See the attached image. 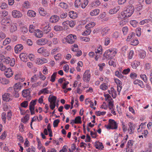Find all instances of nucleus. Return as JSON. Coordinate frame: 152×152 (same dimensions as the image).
Returning a JSON list of instances; mask_svg holds the SVG:
<instances>
[{
	"mask_svg": "<svg viewBox=\"0 0 152 152\" xmlns=\"http://www.w3.org/2000/svg\"><path fill=\"white\" fill-rule=\"evenodd\" d=\"M81 3L80 2V0H76L75 2V6L77 7H79V6H81Z\"/></svg>",
	"mask_w": 152,
	"mask_h": 152,
	"instance_id": "obj_42",
	"label": "nucleus"
},
{
	"mask_svg": "<svg viewBox=\"0 0 152 152\" xmlns=\"http://www.w3.org/2000/svg\"><path fill=\"white\" fill-rule=\"evenodd\" d=\"M12 22L10 19L7 17L3 18L1 21V24L5 26H8Z\"/></svg>",
	"mask_w": 152,
	"mask_h": 152,
	"instance_id": "obj_6",
	"label": "nucleus"
},
{
	"mask_svg": "<svg viewBox=\"0 0 152 152\" xmlns=\"http://www.w3.org/2000/svg\"><path fill=\"white\" fill-rule=\"evenodd\" d=\"M100 88L103 90H106L107 88V86L104 83L102 84L100 86Z\"/></svg>",
	"mask_w": 152,
	"mask_h": 152,
	"instance_id": "obj_55",
	"label": "nucleus"
},
{
	"mask_svg": "<svg viewBox=\"0 0 152 152\" xmlns=\"http://www.w3.org/2000/svg\"><path fill=\"white\" fill-rule=\"evenodd\" d=\"M140 77L145 82L147 83L148 79L146 75L145 74L141 75H140Z\"/></svg>",
	"mask_w": 152,
	"mask_h": 152,
	"instance_id": "obj_38",
	"label": "nucleus"
},
{
	"mask_svg": "<svg viewBox=\"0 0 152 152\" xmlns=\"http://www.w3.org/2000/svg\"><path fill=\"white\" fill-rule=\"evenodd\" d=\"M122 31L123 34L125 35L126 34L127 32L128 31V28L127 27H123L122 28Z\"/></svg>",
	"mask_w": 152,
	"mask_h": 152,
	"instance_id": "obj_51",
	"label": "nucleus"
},
{
	"mask_svg": "<svg viewBox=\"0 0 152 152\" xmlns=\"http://www.w3.org/2000/svg\"><path fill=\"white\" fill-rule=\"evenodd\" d=\"M109 124L112 127V129H116L118 128L117 123L113 120L110 119L109 120Z\"/></svg>",
	"mask_w": 152,
	"mask_h": 152,
	"instance_id": "obj_8",
	"label": "nucleus"
},
{
	"mask_svg": "<svg viewBox=\"0 0 152 152\" xmlns=\"http://www.w3.org/2000/svg\"><path fill=\"white\" fill-rule=\"evenodd\" d=\"M137 21L135 20H131L130 21V24L134 27L137 26Z\"/></svg>",
	"mask_w": 152,
	"mask_h": 152,
	"instance_id": "obj_46",
	"label": "nucleus"
},
{
	"mask_svg": "<svg viewBox=\"0 0 152 152\" xmlns=\"http://www.w3.org/2000/svg\"><path fill=\"white\" fill-rule=\"evenodd\" d=\"M74 120L75 121V124H81L82 123L81 117L80 116L76 117L75 118V120Z\"/></svg>",
	"mask_w": 152,
	"mask_h": 152,
	"instance_id": "obj_28",
	"label": "nucleus"
},
{
	"mask_svg": "<svg viewBox=\"0 0 152 152\" xmlns=\"http://www.w3.org/2000/svg\"><path fill=\"white\" fill-rule=\"evenodd\" d=\"M149 22V20L145 19L142 20L140 22V24L143 25L145 23H147Z\"/></svg>",
	"mask_w": 152,
	"mask_h": 152,
	"instance_id": "obj_57",
	"label": "nucleus"
},
{
	"mask_svg": "<svg viewBox=\"0 0 152 152\" xmlns=\"http://www.w3.org/2000/svg\"><path fill=\"white\" fill-rule=\"evenodd\" d=\"M64 81L65 82L63 84L62 88L63 89H65L66 88L67 85L69 84V82L66 81L65 80H64Z\"/></svg>",
	"mask_w": 152,
	"mask_h": 152,
	"instance_id": "obj_61",
	"label": "nucleus"
},
{
	"mask_svg": "<svg viewBox=\"0 0 152 152\" xmlns=\"http://www.w3.org/2000/svg\"><path fill=\"white\" fill-rule=\"evenodd\" d=\"M23 49V46L21 44L17 45L15 48V52L18 53L20 52Z\"/></svg>",
	"mask_w": 152,
	"mask_h": 152,
	"instance_id": "obj_13",
	"label": "nucleus"
},
{
	"mask_svg": "<svg viewBox=\"0 0 152 152\" xmlns=\"http://www.w3.org/2000/svg\"><path fill=\"white\" fill-rule=\"evenodd\" d=\"M130 76L132 78L134 79L136 78L137 75L135 73L132 72L130 74Z\"/></svg>",
	"mask_w": 152,
	"mask_h": 152,
	"instance_id": "obj_62",
	"label": "nucleus"
},
{
	"mask_svg": "<svg viewBox=\"0 0 152 152\" xmlns=\"http://www.w3.org/2000/svg\"><path fill=\"white\" fill-rule=\"evenodd\" d=\"M110 42V39L109 38L107 37L105 38L104 41V44L105 45H107Z\"/></svg>",
	"mask_w": 152,
	"mask_h": 152,
	"instance_id": "obj_53",
	"label": "nucleus"
},
{
	"mask_svg": "<svg viewBox=\"0 0 152 152\" xmlns=\"http://www.w3.org/2000/svg\"><path fill=\"white\" fill-rule=\"evenodd\" d=\"M40 91L42 93H44V94H48L49 93V91L48 90V88L43 89Z\"/></svg>",
	"mask_w": 152,
	"mask_h": 152,
	"instance_id": "obj_56",
	"label": "nucleus"
},
{
	"mask_svg": "<svg viewBox=\"0 0 152 152\" xmlns=\"http://www.w3.org/2000/svg\"><path fill=\"white\" fill-rule=\"evenodd\" d=\"M20 31L24 33H26L28 32V28L25 26H22L20 27Z\"/></svg>",
	"mask_w": 152,
	"mask_h": 152,
	"instance_id": "obj_41",
	"label": "nucleus"
},
{
	"mask_svg": "<svg viewBox=\"0 0 152 152\" xmlns=\"http://www.w3.org/2000/svg\"><path fill=\"white\" fill-rule=\"evenodd\" d=\"M12 15L14 18H18L22 16V13L18 11L14 10L12 12Z\"/></svg>",
	"mask_w": 152,
	"mask_h": 152,
	"instance_id": "obj_9",
	"label": "nucleus"
},
{
	"mask_svg": "<svg viewBox=\"0 0 152 152\" xmlns=\"http://www.w3.org/2000/svg\"><path fill=\"white\" fill-rule=\"evenodd\" d=\"M9 82V80L5 78L0 77V83L3 84H7Z\"/></svg>",
	"mask_w": 152,
	"mask_h": 152,
	"instance_id": "obj_18",
	"label": "nucleus"
},
{
	"mask_svg": "<svg viewBox=\"0 0 152 152\" xmlns=\"http://www.w3.org/2000/svg\"><path fill=\"white\" fill-rule=\"evenodd\" d=\"M11 39L10 38H6L3 42V45H6L7 44H9L10 42Z\"/></svg>",
	"mask_w": 152,
	"mask_h": 152,
	"instance_id": "obj_39",
	"label": "nucleus"
},
{
	"mask_svg": "<svg viewBox=\"0 0 152 152\" xmlns=\"http://www.w3.org/2000/svg\"><path fill=\"white\" fill-rule=\"evenodd\" d=\"M130 69L129 68H128L127 69H124L122 72V73L124 75H126L130 72Z\"/></svg>",
	"mask_w": 152,
	"mask_h": 152,
	"instance_id": "obj_58",
	"label": "nucleus"
},
{
	"mask_svg": "<svg viewBox=\"0 0 152 152\" xmlns=\"http://www.w3.org/2000/svg\"><path fill=\"white\" fill-rule=\"evenodd\" d=\"M106 113V112H100V111H96V113L97 116H100L101 115H104Z\"/></svg>",
	"mask_w": 152,
	"mask_h": 152,
	"instance_id": "obj_48",
	"label": "nucleus"
},
{
	"mask_svg": "<svg viewBox=\"0 0 152 152\" xmlns=\"http://www.w3.org/2000/svg\"><path fill=\"white\" fill-rule=\"evenodd\" d=\"M90 28H88L87 29V30L85 31L82 33V35L85 36L89 34L91 32V31L90 30Z\"/></svg>",
	"mask_w": 152,
	"mask_h": 152,
	"instance_id": "obj_40",
	"label": "nucleus"
},
{
	"mask_svg": "<svg viewBox=\"0 0 152 152\" xmlns=\"http://www.w3.org/2000/svg\"><path fill=\"white\" fill-rule=\"evenodd\" d=\"M57 73L56 72L54 73L51 77L50 81L53 82L55 80V79Z\"/></svg>",
	"mask_w": 152,
	"mask_h": 152,
	"instance_id": "obj_36",
	"label": "nucleus"
},
{
	"mask_svg": "<svg viewBox=\"0 0 152 152\" xmlns=\"http://www.w3.org/2000/svg\"><path fill=\"white\" fill-rule=\"evenodd\" d=\"M105 96V99L106 101H107V100H108V101H110V100H113V99L111 98L109 94L106 95Z\"/></svg>",
	"mask_w": 152,
	"mask_h": 152,
	"instance_id": "obj_60",
	"label": "nucleus"
},
{
	"mask_svg": "<svg viewBox=\"0 0 152 152\" xmlns=\"http://www.w3.org/2000/svg\"><path fill=\"white\" fill-rule=\"evenodd\" d=\"M1 9H6L8 7L7 4L5 2L2 3L1 5L0 6Z\"/></svg>",
	"mask_w": 152,
	"mask_h": 152,
	"instance_id": "obj_52",
	"label": "nucleus"
},
{
	"mask_svg": "<svg viewBox=\"0 0 152 152\" xmlns=\"http://www.w3.org/2000/svg\"><path fill=\"white\" fill-rule=\"evenodd\" d=\"M30 92V89H26L23 91L22 94L24 97H26L29 96Z\"/></svg>",
	"mask_w": 152,
	"mask_h": 152,
	"instance_id": "obj_14",
	"label": "nucleus"
},
{
	"mask_svg": "<svg viewBox=\"0 0 152 152\" xmlns=\"http://www.w3.org/2000/svg\"><path fill=\"white\" fill-rule=\"evenodd\" d=\"M61 55L60 54H58L57 55L54 56V57L56 60H59L61 59Z\"/></svg>",
	"mask_w": 152,
	"mask_h": 152,
	"instance_id": "obj_63",
	"label": "nucleus"
},
{
	"mask_svg": "<svg viewBox=\"0 0 152 152\" xmlns=\"http://www.w3.org/2000/svg\"><path fill=\"white\" fill-rule=\"evenodd\" d=\"M54 30L56 31H61L64 29V28L61 26L58 25L55 26L53 28Z\"/></svg>",
	"mask_w": 152,
	"mask_h": 152,
	"instance_id": "obj_16",
	"label": "nucleus"
},
{
	"mask_svg": "<svg viewBox=\"0 0 152 152\" xmlns=\"http://www.w3.org/2000/svg\"><path fill=\"white\" fill-rule=\"evenodd\" d=\"M0 69L2 71L6 70L7 69L6 66L1 63H0Z\"/></svg>",
	"mask_w": 152,
	"mask_h": 152,
	"instance_id": "obj_50",
	"label": "nucleus"
},
{
	"mask_svg": "<svg viewBox=\"0 0 152 152\" xmlns=\"http://www.w3.org/2000/svg\"><path fill=\"white\" fill-rule=\"evenodd\" d=\"M35 149L33 147H31V148H29L26 150L27 152H35Z\"/></svg>",
	"mask_w": 152,
	"mask_h": 152,
	"instance_id": "obj_54",
	"label": "nucleus"
},
{
	"mask_svg": "<svg viewBox=\"0 0 152 152\" xmlns=\"http://www.w3.org/2000/svg\"><path fill=\"white\" fill-rule=\"evenodd\" d=\"M51 30V27L49 26H47L43 28V31L44 33L47 34Z\"/></svg>",
	"mask_w": 152,
	"mask_h": 152,
	"instance_id": "obj_22",
	"label": "nucleus"
},
{
	"mask_svg": "<svg viewBox=\"0 0 152 152\" xmlns=\"http://www.w3.org/2000/svg\"><path fill=\"white\" fill-rule=\"evenodd\" d=\"M112 52L113 53L114 55L116 54V52L113 51V50H110L109 49L108 50L105 52L104 54V57H105L106 58L108 59H110L111 58V57H110V56L111 55V53Z\"/></svg>",
	"mask_w": 152,
	"mask_h": 152,
	"instance_id": "obj_7",
	"label": "nucleus"
},
{
	"mask_svg": "<svg viewBox=\"0 0 152 152\" xmlns=\"http://www.w3.org/2000/svg\"><path fill=\"white\" fill-rule=\"evenodd\" d=\"M99 12V10L98 9H96L90 13V15L91 16L96 15H98Z\"/></svg>",
	"mask_w": 152,
	"mask_h": 152,
	"instance_id": "obj_27",
	"label": "nucleus"
},
{
	"mask_svg": "<svg viewBox=\"0 0 152 152\" xmlns=\"http://www.w3.org/2000/svg\"><path fill=\"white\" fill-rule=\"evenodd\" d=\"M89 2V0H84L83 1V4H81V7L82 8H84L88 5Z\"/></svg>",
	"mask_w": 152,
	"mask_h": 152,
	"instance_id": "obj_34",
	"label": "nucleus"
},
{
	"mask_svg": "<svg viewBox=\"0 0 152 152\" xmlns=\"http://www.w3.org/2000/svg\"><path fill=\"white\" fill-rule=\"evenodd\" d=\"M59 19V18L57 15H53L50 18L49 21L52 23H55L58 22Z\"/></svg>",
	"mask_w": 152,
	"mask_h": 152,
	"instance_id": "obj_11",
	"label": "nucleus"
},
{
	"mask_svg": "<svg viewBox=\"0 0 152 152\" xmlns=\"http://www.w3.org/2000/svg\"><path fill=\"white\" fill-rule=\"evenodd\" d=\"M60 122V120L58 119H57L54 120L53 122V126L54 127H57Z\"/></svg>",
	"mask_w": 152,
	"mask_h": 152,
	"instance_id": "obj_44",
	"label": "nucleus"
},
{
	"mask_svg": "<svg viewBox=\"0 0 152 152\" xmlns=\"http://www.w3.org/2000/svg\"><path fill=\"white\" fill-rule=\"evenodd\" d=\"M47 129L49 133V136L50 137L52 136V132L51 129L50 124H49L47 126Z\"/></svg>",
	"mask_w": 152,
	"mask_h": 152,
	"instance_id": "obj_29",
	"label": "nucleus"
},
{
	"mask_svg": "<svg viewBox=\"0 0 152 152\" xmlns=\"http://www.w3.org/2000/svg\"><path fill=\"white\" fill-rule=\"evenodd\" d=\"M76 39L77 37L75 35L70 34L67 36L66 40L68 43L71 44L75 42Z\"/></svg>",
	"mask_w": 152,
	"mask_h": 152,
	"instance_id": "obj_2",
	"label": "nucleus"
},
{
	"mask_svg": "<svg viewBox=\"0 0 152 152\" xmlns=\"http://www.w3.org/2000/svg\"><path fill=\"white\" fill-rule=\"evenodd\" d=\"M91 77V75L90 73V70H86L83 76V80L86 82L89 81Z\"/></svg>",
	"mask_w": 152,
	"mask_h": 152,
	"instance_id": "obj_3",
	"label": "nucleus"
},
{
	"mask_svg": "<svg viewBox=\"0 0 152 152\" xmlns=\"http://www.w3.org/2000/svg\"><path fill=\"white\" fill-rule=\"evenodd\" d=\"M11 61L10 66H13L15 63V59L14 58H10L9 57H6L3 61V62L6 64H9V62Z\"/></svg>",
	"mask_w": 152,
	"mask_h": 152,
	"instance_id": "obj_4",
	"label": "nucleus"
},
{
	"mask_svg": "<svg viewBox=\"0 0 152 152\" xmlns=\"http://www.w3.org/2000/svg\"><path fill=\"white\" fill-rule=\"evenodd\" d=\"M141 29L140 27L137 28L136 29V34L138 37H140L141 34Z\"/></svg>",
	"mask_w": 152,
	"mask_h": 152,
	"instance_id": "obj_37",
	"label": "nucleus"
},
{
	"mask_svg": "<svg viewBox=\"0 0 152 152\" xmlns=\"http://www.w3.org/2000/svg\"><path fill=\"white\" fill-rule=\"evenodd\" d=\"M28 102L27 101H24L21 104V106L23 107L26 108L27 107L28 105Z\"/></svg>",
	"mask_w": 152,
	"mask_h": 152,
	"instance_id": "obj_45",
	"label": "nucleus"
},
{
	"mask_svg": "<svg viewBox=\"0 0 152 152\" xmlns=\"http://www.w3.org/2000/svg\"><path fill=\"white\" fill-rule=\"evenodd\" d=\"M21 85L20 83H17L14 86V90L19 91L21 89Z\"/></svg>",
	"mask_w": 152,
	"mask_h": 152,
	"instance_id": "obj_26",
	"label": "nucleus"
},
{
	"mask_svg": "<svg viewBox=\"0 0 152 152\" xmlns=\"http://www.w3.org/2000/svg\"><path fill=\"white\" fill-rule=\"evenodd\" d=\"M119 9V7H115L113 9H111L110 10L109 13L111 14H113L116 13L117 11Z\"/></svg>",
	"mask_w": 152,
	"mask_h": 152,
	"instance_id": "obj_20",
	"label": "nucleus"
},
{
	"mask_svg": "<svg viewBox=\"0 0 152 152\" xmlns=\"http://www.w3.org/2000/svg\"><path fill=\"white\" fill-rule=\"evenodd\" d=\"M134 11V7L132 5L129 6L127 9L124 12L123 16L124 18L130 17L133 14Z\"/></svg>",
	"mask_w": 152,
	"mask_h": 152,
	"instance_id": "obj_1",
	"label": "nucleus"
},
{
	"mask_svg": "<svg viewBox=\"0 0 152 152\" xmlns=\"http://www.w3.org/2000/svg\"><path fill=\"white\" fill-rule=\"evenodd\" d=\"M108 63L110 66H112L114 67L116 66L115 63L113 59H110Z\"/></svg>",
	"mask_w": 152,
	"mask_h": 152,
	"instance_id": "obj_43",
	"label": "nucleus"
},
{
	"mask_svg": "<svg viewBox=\"0 0 152 152\" xmlns=\"http://www.w3.org/2000/svg\"><path fill=\"white\" fill-rule=\"evenodd\" d=\"M29 119V115L28 114H26L24 117L23 119H22L21 121L24 123H26Z\"/></svg>",
	"mask_w": 152,
	"mask_h": 152,
	"instance_id": "obj_30",
	"label": "nucleus"
},
{
	"mask_svg": "<svg viewBox=\"0 0 152 152\" xmlns=\"http://www.w3.org/2000/svg\"><path fill=\"white\" fill-rule=\"evenodd\" d=\"M3 100L4 101L9 102L12 100V95L9 93H5L2 96Z\"/></svg>",
	"mask_w": 152,
	"mask_h": 152,
	"instance_id": "obj_5",
	"label": "nucleus"
},
{
	"mask_svg": "<svg viewBox=\"0 0 152 152\" xmlns=\"http://www.w3.org/2000/svg\"><path fill=\"white\" fill-rule=\"evenodd\" d=\"M56 99L57 98L56 96H51L50 98V97L49 98L48 101L50 102V103L51 102L52 103L56 104Z\"/></svg>",
	"mask_w": 152,
	"mask_h": 152,
	"instance_id": "obj_25",
	"label": "nucleus"
},
{
	"mask_svg": "<svg viewBox=\"0 0 152 152\" xmlns=\"http://www.w3.org/2000/svg\"><path fill=\"white\" fill-rule=\"evenodd\" d=\"M137 61H134L132 64V67L134 69H136L137 67L140 64V63H138V64H137Z\"/></svg>",
	"mask_w": 152,
	"mask_h": 152,
	"instance_id": "obj_35",
	"label": "nucleus"
},
{
	"mask_svg": "<svg viewBox=\"0 0 152 152\" xmlns=\"http://www.w3.org/2000/svg\"><path fill=\"white\" fill-rule=\"evenodd\" d=\"M39 12L40 14L42 16H45L46 15V12L43 8H39Z\"/></svg>",
	"mask_w": 152,
	"mask_h": 152,
	"instance_id": "obj_24",
	"label": "nucleus"
},
{
	"mask_svg": "<svg viewBox=\"0 0 152 152\" xmlns=\"http://www.w3.org/2000/svg\"><path fill=\"white\" fill-rule=\"evenodd\" d=\"M69 16L71 18H75L77 17V14L76 12L73 11H71L69 12Z\"/></svg>",
	"mask_w": 152,
	"mask_h": 152,
	"instance_id": "obj_17",
	"label": "nucleus"
},
{
	"mask_svg": "<svg viewBox=\"0 0 152 152\" xmlns=\"http://www.w3.org/2000/svg\"><path fill=\"white\" fill-rule=\"evenodd\" d=\"M11 26L10 28V31L11 32H13L17 30V27L16 24H11Z\"/></svg>",
	"mask_w": 152,
	"mask_h": 152,
	"instance_id": "obj_19",
	"label": "nucleus"
},
{
	"mask_svg": "<svg viewBox=\"0 0 152 152\" xmlns=\"http://www.w3.org/2000/svg\"><path fill=\"white\" fill-rule=\"evenodd\" d=\"M59 5L61 8L64 9H66L68 7L67 4L64 2L60 3Z\"/></svg>",
	"mask_w": 152,
	"mask_h": 152,
	"instance_id": "obj_33",
	"label": "nucleus"
},
{
	"mask_svg": "<svg viewBox=\"0 0 152 152\" xmlns=\"http://www.w3.org/2000/svg\"><path fill=\"white\" fill-rule=\"evenodd\" d=\"M131 45H133L135 46L137 45L139 43V41L137 39L135 40L133 39L131 42Z\"/></svg>",
	"mask_w": 152,
	"mask_h": 152,
	"instance_id": "obj_47",
	"label": "nucleus"
},
{
	"mask_svg": "<svg viewBox=\"0 0 152 152\" xmlns=\"http://www.w3.org/2000/svg\"><path fill=\"white\" fill-rule=\"evenodd\" d=\"M2 12V16L3 17H5L8 14V12L6 10H4L1 12Z\"/></svg>",
	"mask_w": 152,
	"mask_h": 152,
	"instance_id": "obj_64",
	"label": "nucleus"
},
{
	"mask_svg": "<svg viewBox=\"0 0 152 152\" xmlns=\"http://www.w3.org/2000/svg\"><path fill=\"white\" fill-rule=\"evenodd\" d=\"M110 30V29L108 27H106L104 28L102 30V32L104 34H106Z\"/></svg>",
	"mask_w": 152,
	"mask_h": 152,
	"instance_id": "obj_59",
	"label": "nucleus"
},
{
	"mask_svg": "<svg viewBox=\"0 0 152 152\" xmlns=\"http://www.w3.org/2000/svg\"><path fill=\"white\" fill-rule=\"evenodd\" d=\"M37 99L32 100L29 104V108L30 109L34 108V106L36 104Z\"/></svg>",
	"mask_w": 152,
	"mask_h": 152,
	"instance_id": "obj_23",
	"label": "nucleus"
},
{
	"mask_svg": "<svg viewBox=\"0 0 152 152\" xmlns=\"http://www.w3.org/2000/svg\"><path fill=\"white\" fill-rule=\"evenodd\" d=\"M95 146L96 148L97 149L102 150L104 148L102 143L99 142L95 143Z\"/></svg>",
	"mask_w": 152,
	"mask_h": 152,
	"instance_id": "obj_15",
	"label": "nucleus"
},
{
	"mask_svg": "<svg viewBox=\"0 0 152 152\" xmlns=\"http://www.w3.org/2000/svg\"><path fill=\"white\" fill-rule=\"evenodd\" d=\"M127 22V20H126L125 19H123L120 22L119 24L121 26H122Z\"/></svg>",
	"mask_w": 152,
	"mask_h": 152,
	"instance_id": "obj_49",
	"label": "nucleus"
},
{
	"mask_svg": "<svg viewBox=\"0 0 152 152\" xmlns=\"http://www.w3.org/2000/svg\"><path fill=\"white\" fill-rule=\"evenodd\" d=\"M48 40L45 39H41L37 41V43L39 45H44L46 44Z\"/></svg>",
	"mask_w": 152,
	"mask_h": 152,
	"instance_id": "obj_12",
	"label": "nucleus"
},
{
	"mask_svg": "<svg viewBox=\"0 0 152 152\" xmlns=\"http://www.w3.org/2000/svg\"><path fill=\"white\" fill-rule=\"evenodd\" d=\"M132 124L131 122H129L128 124V126H129V128L128 129L129 131H130L129 134H132L133 133V132L132 131V128H133Z\"/></svg>",
	"mask_w": 152,
	"mask_h": 152,
	"instance_id": "obj_31",
	"label": "nucleus"
},
{
	"mask_svg": "<svg viewBox=\"0 0 152 152\" xmlns=\"http://www.w3.org/2000/svg\"><path fill=\"white\" fill-rule=\"evenodd\" d=\"M4 74L7 77L9 78L12 76L13 73L11 69L10 68H8L5 71Z\"/></svg>",
	"mask_w": 152,
	"mask_h": 152,
	"instance_id": "obj_10",
	"label": "nucleus"
},
{
	"mask_svg": "<svg viewBox=\"0 0 152 152\" xmlns=\"http://www.w3.org/2000/svg\"><path fill=\"white\" fill-rule=\"evenodd\" d=\"M95 23L94 22H92L89 23L87 25L85 26V28L86 29H88V28H92L93 27L95 26Z\"/></svg>",
	"mask_w": 152,
	"mask_h": 152,
	"instance_id": "obj_32",
	"label": "nucleus"
},
{
	"mask_svg": "<svg viewBox=\"0 0 152 152\" xmlns=\"http://www.w3.org/2000/svg\"><path fill=\"white\" fill-rule=\"evenodd\" d=\"M27 15L30 17H34L36 16V13L34 11L29 10L28 12Z\"/></svg>",
	"mask_w": 152,
	"mask_h": 152,
	"instance_id": "obj_21",
	"label": "nucleus"
}]
</instances>
